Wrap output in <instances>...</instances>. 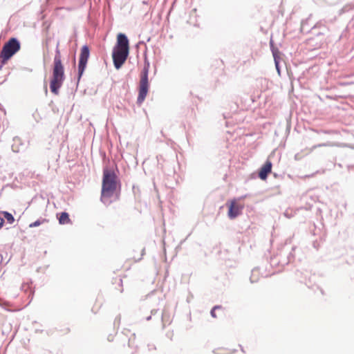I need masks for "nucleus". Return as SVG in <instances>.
Instances as JSON below:
<instances>
[{
  "label": "nucleus",
  "mask_w": 354,
  "mask_h": 354,
  "mask_svg": "<svg viewBox=\"0 0 354 354\" xmlns=\"http://www.w3.org/2000/svg\"><path fill=\"white\" fill-rule=\"evenodd\" d=\"M43 332V330L42 329H35V333H42Z\"/></svg>",
  "instance_id": "nucleus-31"
},
{
  "label": "nucleus",
  "mask_w": 354,
  "mask_h": 354,
  "mask_svg": "<svg viewBox=\"0 0 354 354\" xmlns=\"http://www.w3.org/2000/svg\"><path fill=\"white\" fill-rule=\"evenodd\" d=\"M11 147L13 152L19 153L26 150L27 148V144L19 137L15 136L13 138V143Z\"/></svg>",
  "instance_id": "nucleus-11"
},
{
  "label": "nucleus",
  "mask_w": 354,
  "mask_h": 354,
  "mask_svg": "<svg viewBox=\"0 0 354 354\" xmlns=\"http://www.w3.org/2000/svg\"><path fill=\"white\" fill-rule=\"evenodd\" d=\"M165 315H166V313L165 311H163L162 313V314H161V318H162V322L163 326H165Z\"/></svg>",
  "instance_id": "nucleus-21"
},
{
  "label": "nucleus",
  "mask_w": 354,
  "mask_h": 354,
  "mask_svg": "<svg viewBox=\"0 0 354 354\" xmlns=\"http://www.w3.org/2000/svg\"><path fill=\"white\" fill-rule=\"evenodd\" d=\"M212 308L216 310V309L221 308V306H214Z\"/></svg>",
  "instance_id": "nucleus-29"
},
{
  "label": "nucleus",
  "mask_w": 354,
  "mask_h": 354,
  "mask_svg": "<svg viewBox=\"0 0 354 354\" xmlns=\"http://www.w3.org/2000/svg\"><path fill=\"white\" fill-rule=\"evenodd\" d=\"M0 257H1V262L2 261V259H3V257L2 255L0 254Z\"/></svg>",
  "instance_id": "nucleus-38"
},
{
  "label": "nucleus",
  "mask_w": 354,
  "mask_h": 354,
  "mask_svg": "<svg viewBox=\"0 0 354 354\" xmlns=\"http://www.w3.org/2000/svg\"><path fill=\"white\" fill-rule=\"evenodd\" d=\"M144 252H145V249H143V250H142V255H143V254H144Z\"/></svg>",
  "instance_id": "nucleus-39"
},
{
  "label": "nucleus",
  "mask_w": 354,
  "mask_h": 354,
  "mask_svg": "<svg viewBox=\"0 0 354 354\" xmlns=\"http://www.w3.org/2000/svg\"><path fill=\"white\" fill-rule=\"evenodd\" d=\"M57 218L60 225H65L71 223L69 214L66 212H62L57 214Z\"/></svg>",
  "instance_id": "nucleus-12"
},
{
  "label": "nucleus",
  "mask_w": 354,
  "mask_h": 354,
  "mask_svg": "<svg viewBox=\"0 0 354 354\" xmlns=\"http://www.w3.org/2000/svg\"><path fill=\"white\" fill-rule=\"evenodd\" d=\"M272 163L270 160H267L265 163L259 168L258 171V177L265 180L267 179L269 174L272 172Z\"/></svg>",
  "instance_id": "nucleus-9"
},
{
  "label": "nucleus",
  "mask_w": 354,
  "mask_h": 354,
  "mask_svg": "<svg viewBox=\"0 0 354 354\" xmlns=\"http://www.w3.org/2000/svg\"><path fill=\"white\" fill-rule=\"evenodd\" d=\"M308 24V19L301 21V27L304 28Z\"/></svg>",
  "instance_id": "nucleus-25"
},
{
  "label": "nucleus",
  "mask_w": 354,
  "mask_h": 354,
  "mask_svg": "<svg viewBox=\"0 0 354 354\" xmlns=\"http://www.w3.org/2000/svg\"><path fill=\"white\" fill-rule=\"evenodd\" d=\"M45 92H46V93H48V90H47V87L46 86H45Z\"/></svg>",
  "instance_id": "nucleus-36"
},
{
  "label": "nucleus",
  "mask_w": 354,
  "mask_h": 354,
  "mask_svg": "<svg viewBox=\"0 0 354 354\" xmlns=\"http://www.w3.org/2000/svg\"><path fill=\"white\" fill-rule=\"evenodd\" d=\"M158 309H153L151 310V315H155L158 312Z\"/></svg>",
  "instance_id": "nucleus-26"
},
{
  "label": "nucleus",
  "mask_w": 354,
  "mask_h": 354,
  "mask_svg": "<svg viewBox=\"0 0 354 354\" xmlns=\"http://www.w3.org/2000/svg\"><path fill=\"white\" fill-rule=\"evenodd\" d=\"M90 57V48L87 44L82 46L80 49V54L78 61L76 87H77L79 82L84 73L87 66V62Z\"/></svg>",
  "instance_id": "nucleus-5"
},
{
  "label": "nucleus",
  "mask_w": 354,
  "mask_h": 354,
  "mask_svg": "<svg viewBox=\"0 0 354 354\" xmlns=\"http://www.w3.org/2000/svg\"><path fill=\"white\" fill-rule=\"evenodd\" d=\"M37 321H34V322H32V324H37Z\"/></svg>",
  "instance_id": "nucleus-40"
},
{
  "label": "nucleus",
  "mask_w": 354,
  "mask_h": 354,
  "mask_svg": "<svg viewBox=\"0 0 354 354\" xmlns=\"http://www.w3.org/2000/svg\"><path fill=\"white\" fill-rule=\"evenodd\" d=\"M251 178H256V175H255V174H254V173H253V174H251Z\"/></svg>",
  "instance_id": "nucleus-33"
},
{
  "label": "nucleus",
  "mask_w": 354,
  "mask_h": 354,
  "mask_svg": "<svg viewBox=\"0 0 354 354\" xmlns=\"http://www.w3.org/2000/svg\"><path fill=\"white\" fill-rule=\"evenodd\" d=\"M100 153L103 156L104 159H106V153L105 152H100Z\"/></svg>",
  "instance_id": "nucleus-32"
},
{
  "label": "nucleus",
  "mask_w": 354,
  "mask_h": 354,
  "mask_svg": "<svg viewBox=\"0 0 354 354\" xmlns=\"http://www.w3.org/2000/svg\"><path fill=\"white\" fill-rule=\"evenodd\" d=\"M258 270H259V268L258 267L254 268L252 270V275H251V277L250 278V282L252 283L257 282V281H258V278H255L254 277L255 274L258 272Z\"/></svg>",
  "instance_id": "nucleus-16"
},
{
  "label": "nucleus",
  "mask_w": 354,
  "mask_h": 354,
  "mask_svg": "<svg viewBox=\"0 0 354 354\" xmlns=\"http://www.w3.org/2000/svg\"><path fill=\"white\" fill-rule=\"evenodd\" d=\"M325 145H326L325 144H319V145H315V146H313V149H315V148H316V147H322V146H325Z\"/></svg>",
  "instance_id": "nucleus-28"
},
{
  "label": "nucleus",
  "mask_w": 354,
  "mask_h": 354,
  "mask_svg": "<svg viewBox=\"0 0 354 354\" xmlns=\"http://www.w3.org/2000/svg\"><path fill=\"white\" fill-rule=\"evenodd\" d=\"M0 214L3 216L4 220L6 219L8 223L12 224L15 222V217L9 212H8V211H1Z\"/></svg>",
  "instance_id": "nucleus-14"
},
{
  "label": "nucleus",
  "mask_w": 354,
  "mask_h": 354,
  "mask_svg": "<svg viewBox=\"0 0 354 354\" xmlns=\"http://www.w3.org/2000/svg\"><path fill=\"white\" fill-rule=\"evenodd\" d=\"M121 181L113 168L107 166L103 168L100 201L105 205H110V198L118 196L121 192Z\"/></svg>",
  "instance_id": "nucleus-1"
},
{
  "label": "nucleus",
  "mask_w": 354,
  "mask_h": 354,
  "mask_svg": "<svg viewBox=\"0 0 354 354\" xmlns=\"http://www.w3.org/2000/svg\"><path fill=\"white\" fill-rule=\"evenodd\" d=\"M271 52H272L274 60L281 59V57H280L281 53H280L279 50L278 49V48H276L274 50L272 49Z\"/></svg>",
  "instance_id": "nucleus-17"
},
{
  "label": "nucleus",
  "mask_w": 354,
  "mask_h": 354,
  "mask_svg": "<svg viewBox=\"0 0 354 354\" xmlns=\"http://www.w3.org/2000/svg\"><path fill=\"white\" fill-rule=\"evenodd\" d=\"M59 41H57L53 59L52 75L50 80V90L55 95H58L59 89L65 80L64 66L62 61L59 49Z\"/></svg>",
  "instance_id": "nucleus-2"
},
{
  "label": "nucleus",
  "mask_w": 354,
  "mask_h": 354,
  "mask_svg": "<svg viewBox=\"0 0 354 354\" xmlns=\"http://www.w3.org/2000/svg\"><path fill=\"white\" fill-rule=\"evenodd\" d=\"M151 319V315L147 317L146 320L149 321Z\"/></svg>",
  "instance_id": "nucleus-34"
},
{
  "label": "nucleus",
  "mask_w": 354,
  "mask_h": 354,
  "mask_svg": "<svg viewBox=\"0 0 354 354\" xmlns=\"http://www.w3.org/2000/svg\"><path fill=\"white\" fill-rule=\"evenodd\" d=\"M120 315H118L115 318V321H114V324H120Z\"/></svg>",
  "instance_id": "nucleus-22"
},
{
  "label": "nucleus",
  "mask_w": 354,
  "mask_h": 354,
  "mask_svg": "<svg viewBox=\"0 0 354 354\" xmlns=\"http://www.w3.org/2000/svg\"><path fill=\"white\" fill-rule=\"evenodd\" d=\"M148 346H149V350L153 349V346H151V348H150V345H148Z\"/></svg>",
  "instance_id": "nucleus-37"
},
{
  "label": "nucleus",
  "mask_w": 354,
  "mask_h": 354,
  "mask_svg": "<svg viewBox=\"0 0 354 354\" xmlns=\"http://www.w3.org/2000/svg\"><path fill=\"white\" fill-rule=\"evenodd\" d=\"M8 61H3V57L0 55V70L2 69L3 66L8 62Z\"/></svg>",
  "instance_id": "nucleus-19"
},
{
  "label": "nucleus",
  "mask_w": 354,
  "mask_h": 354,
  "mask_svg": "<svg viewBox=\"0 0 354 354\" xmlns=\"http://www.w3.org/2000/svg\"><path fill=\"white\" fill-rule=\"evenodd\" d=\"M153 349L156 350V347L153 345Z\"/></svg>",
  "instance_id": "nucleus-45"
},
{
  "label": "nucleus",
  "mask_w": 354,
  "mask_h": 354,
  "mask_svg": "<svg viewBox=\"0 0 354 354\" xmlns=\"http://www.w3.org/2000/svg\"><path fill=\"white\" fill-rule=\"evenodd\" d=\"M129 55V49L113 46L112 50V59L113 66L116 70H119L122 68Z\"/></svg>",
  "instance_id": "nucleus-6"
},
{
  "label": "nucleus",
  "mask_w": 354,
  "mask_h": 354,
  "mask_svg": "<svg viewBox=\"0 0 354 354\" xmlns=\"http://www.w3.org/2000/svg\"><path fill=\"white\" fill-rule=\"evenodd\" d=\"M21 49V42L17 37H10L4 43L0 52L3 61H9Z\"/></svg>",
  "instance_id": "nucleus-4"
},
{
  "label": "nucleus",
  "mask_w": 354,
  "mask_h": 354,
  "mask_svg": "<svg viewBox=\"0 0 354 354\" xmlns=\"http://www.w3.org/2000/svg\"><path fill=\"white\" fill-rule=\"evenodd\" d=\"M278 254L277 255H274V257L270 258V265L272 268H281V261H279ZM281 269H279V271H280Z\"/></svg>",
  "instance_id": "nucleus-13"
},
{
  "label": "nucleus",
  "mask_w": 354,
  "mask_h": 354,
  "mask_svg": "<svg viewBox=\"0 0 354 354\" xmlns=\"http://www.w3.org/2000/svg\"><path fill=\"white\" fill-rule=\"evenodd\" d=\"M150 63L147 55H145L144 66L140 73V79L138 85V95L137 104L140 105L145 100L149 90V71Z\"/></svg>",
  "instance_id": "nucleus-3"
},
{
  "label": "nucleus",
  "mask_w": 354,
  "mask_h": 354,
  "mask_svg": "<svg viewBox=\"0 0 354 354\" xmlns=\"http://www.w3.org/2000/svg\"><path fill=\"white\" fill-rule=\"evenodd\" d=\"M120 284L122 283V279H120Z\"/></svg>",
  "instance_id": "nucleus-42"
},
{
  "label": "nucleus",
  "mask_w": 354,
  "mask_h": 354,
  "mask_svg": "<svg viewBox=\"0 0 354 354\" xmlns=\"http://www.w3.org/2000/svg\"><path fill=\"white\" fill-rule=\"evenodd\" d=\"M270 50H272V49L274 50L276 48H277V46H275V45L274 44V41H273V40L272 39L270 41Z\"/></svg>",
  "instance_id": "nucleus-20"
},
{
  "label": "nucleus",
  "mask_w": 354,
  "mask_h": 354,
  "mask_svg": "<svg viewBox=\"0 0 354 354\" xmlns=\"http://www.w3.org/2000/svg\"><path fill=\"white\" fill-rule=\"evenodd\" d=\"M241 351L243 352V353L245 352L244 351V348H243L242 347H241Z\"/></svg>",
  "instance_id": "nucleus-43"
},
{
  "label": "nucleus",
  "mask_w": 354,
  "mask_h": 354,
  "mask_svg": "<svg viewBox=\"0 0 354 354\" xmlns=\"http://www.w3.org/2000/svg\"><path fill=\"white\" fill-rule=\"evenodd\" d=\"M115 169L117 171H118V167L115 165Z\"/></svg>",
  "instance_id": "nucleus-41"
},
{
  "label": "nucleus",
  "mask_w": 354,
  "mask_h": 354,
  "mask_svg": "<svg viewBox=\"0 0 354 354\" xmlns=\"http://www.w3.org/2000/svg\"><path fill=\"white\" fill-rule=\"evenodd\" d=\"M210 315L212 317L215 318L216 317V313H215V310L212 308L211 311H210Z\"/></svg>",
  "instance_id": "nucleus-24"
},
{
  "label": "nucleus",
  "mask_w": 354,
  "mask_h": 354,
  "mask_svg": "<svg viewBox=\"0 0 354 354\" xmlns=\"http://www.w3.org/2000/svg\"><path fill=\"white\" fill-rule=\"evenodd\" d=\"M274 176L275 177H277V174L274 173Z\"/></svg>",
  "instance_id": "nucleus-44"
},
{
  "label": "nucleus",
  "mask_w": 354,
  "mask_h": 354,
  "mask_svg": "<svg viewBox=\"0 0 354 354\" xmlns=\"http://www.w3.org/2000/svg\"><path fill=\"white\" fill-rule=\"evenodd\" d=\"M280 60L281 59L274 60L275 68H276V70L279 75H280V73H281V69H280V66H279Z\"/></svg>",
  "instance_id": "nucleus-18"
},
{
  "label": "nucleus",
  "mask_w": 354,
  "mask_h": 354,
  "mask_svg": "<svg viewBox=\"0 0 354 354\" xmlns=\"http://www.w3.org/2000/svg\"><path fill=\"white\" fill-rule=\"evenodd\" d=\"M4 223H5L4 218L2 217H0V229H1L3 227V226L4 225Z\"/></svg>",
  "instance_id": "nucleus-23"
},
{
  "label": "nucleus",
  "mask_w": 354,
  "mask_h": 354,
  "mask_svg": "<svg viewBox=\"0 0 354 354\" xmlns=\"http://www.w3.org/2000/svg\"><path fill=\"white\" fill-rule=\"evenodd\" d=\"M145 44V42H144V41H140L136 44V47H138V46H139L140 44Z\"/></svg>",
  "instance_id": "nucleus-30"
},
{
  "label": "nucleus",
  "mask_w": 354,
  "mask_h": 354,
  "mask_svg": "<svg viewBox=\"0 0 354 354\" xmlns=\"http://www.w3.org/2000/svg\"><path fill=\"white\" fill-rule=\"evenodd\" d=\"M116 43L114 46L117 48H122L126 49H130L129 48V40L126 34L119 32L117 35Z\"/></svg>",
  "instance_id": "nucleus-10"
},
{
  "label": "nucleus",
  "mask_w": 354,
  "mask_h": 354,
  "mask_svg": "<svg viewBox=\"0 0 354 354\" xmlns=\"http://www.w3.org/2000/svg\"><path fill=\"white\" fill-rule=\"evenodd\" d=\"M228 207L227 216L230 219L233 220L242 214L243 205L237 203L236 199L234 198L226 203Z\"/></svg>",
  "instance_id": "nucleus-7"
},
{
  "label": "nucleus",
  "mask_w": 354,
  "mask_h": 354,
  "mask_svg": "<svg viewBox=\"0 0 354 354\" xmlns=\"http://www.w3.org/2000/svg\"><path fill=\"white\" fill-rule=\"evenodd\" d=\"M295 250V247H292L290 251L283 248L279 252V253H278L281 268H283L294 260L295 256L293 252Z\"/></svg>",
  "instance_id": "nucleus-8"
},
{
  "label": "nucleus",
  "mask_w": 354,
  "mask_h": 354,
  "mask_svg": "<svg viewBox=\"0 0 354 354\" xmlns=\"http://www.w3.org/2000/svg\"><path fill=\"white\" fill-rule=\"evenodd\" d=\"M321 24H322L321 23H317V24H316L315 25H314V26L312 27V29H314V28H316L320 27Z\"/></svg>",
  "instance_id": "nucleus-27"
},
{
  "label": "nucleus",
  "mask_w": 354,
  "mask_h": 354,
  "mask_svg": "<svg viewBox=\"0 0 354 354\" xmlns=\"http://www.w3.org/2000/svg\"><path fill=\"white\" fill-rule=\"evenodd\" d=\"M88 20L89 21L90 23H91V15H88Z\"/></svg>",
  "instance_id": "nucleus-35"
},
{
  "label": "nucleus",
  "mask_w": 354,
  "mask_h": 354,
  "mask_svg": "<svg viewBox=\"0 0 354 354\" xmlns=\"http://www.w3.org/2000/svg\"><path fill=\"white\" fill-rule=\"evenodd\" d=\"M48 221L46 218L40 217L39 218H38L35 221L30 223L29 224V227H30V228L36 227H38V226L41 225V224L46 223V222H48Z\"/></svg>",
  "instance_id": "nucleus-15"
}]
</instances>
